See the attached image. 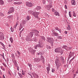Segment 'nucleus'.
<instances>
[{"instance_id": "obj_1", "label": "nucleus", "mask_w": 78, "mask_h": 78, "mask_svg": "<svg viewBox=\"0 0 78 78\" xmlns=\"http://www.w3.org/2000/svg\"><path fill=\"white\" fill-rule=\"evenodd\" d=\"M55 53H59L61 55H62L64 51L62 50L61 48H58L55 49Z\"/></svg>"}, {"instance_id": "obj_2", "label": "nucleus", "mask_w": 78, "mask_h": 78, "mask_svg": "<svg viewBox=\"0 0 78 78\" xmlns=\"http://www.w3.org/2000/svg\"><path fill=\"white\" fill-rule=\"evenodd\" d=\"M47 1L50 4L48 5H46V7L47 8H46L48 10L50 11V8L52 7V5L51 4L52 3V2H51V0H47Z\"/></svg>"}, {"instance_id": "obj_3", "label": "nucleus", "mask_w": 78, "mask_h": 78, "mask_svg": "<svg viewBox=\"0 0 78 78\" xmlns=\"http://www.w3.org/2000/svg\"><path fill=\"white\" fill-rule=\"evenodd\" d=\"M47 39L48 41V42L50 43L51 44H53V42H54L55 40H54V39H53V38H50L49 37H48L47 38Z\"/></svg>"}, {"instance_id": "obj_4", "label": "nucleus", "mask_w": 78, "mask_h": 78, "mask_svg": "<svg viewBox=\"0 0 78 78\" xmlns=\"http://www.w3.org/2000/svg\"><path fill=\"white\" fill-rule=\"evenodd\" d=\"M39 14V12H34L32 13V15L34 16L35 18H37V19H39V17L38 15Z\"/></svg>"}, {"instance_id": "obj_5", "label": "nucleus", "mask_w": 78, "mask_h": 78, "mask_svg": "<svg viewBox=\"0 0 78 78\" xmlns=\"http://www.w3.org/2000/svg\"><path fill=\"white\" fill-rule=\"evenodd\" d=\"M32 31H33V32H34V33H35L34 34L35 36H39V35L38 34L39 33V32L37 30L33 29L32 30Z\"/></svg>"}, {"instance_id": "obj_6", "label": "nucleus", "mask_w": 78, "mask_h": 78, "mask_svg": "<svg viewBox=\"0 0 78 78\" xmlns=\"http://www.w3.org/2000/svg\"><path fill=\"white\" fill-rule=\"evenodd\" d=\"M55 63L56 66H61V64L60 63L59 60L58 59H56L55 61Z\"/></svg>"}, {"instance_id": "obj_7", "label": "nucleus", "mask_w": 78, "mask_h": 78, "mask_svg": "<svg viewBox=\"0 0 78 78\" xmlns=\"http://www.w3.org/2000/svg\"><path fill=\"white\" fill-rule=\"evenodd\" d=\"M28 50L29 51H30L31 53V54H32V55H34V53H35V52L36 51L34 50L33 49L31 48H29Z\"/></svg>"}, {"instance_id": "obj_8", "label": "nucleus", "mask_w": 78, "mask_h": 78, "mask_svg": "<svg viewBox=\"0 0 78 78\" xmlns=\"http://www.w3.org/2000/svg\"><path fill=\"white\" fill-rule=\"evenodd\" d=\"M9 11V12H8V14H9L13 12L14 11V8L13 7L11 8Z\"/></svg>"}, {"instance_id": "obj_9", "label": "nucleus", "mask_w": 78, "mask_h": 78, "mask_svg": "<svg viewBox=\"0 0 78 78\" xmlns=\"http://www.w3.org/2000/svg\"><path fill=\"white\" fill-rule=\"evenodd\" d=\"M26 5L28 7H32L33 6V4L30 2H26Z\"/></svg>"}, {"instance_id": "obj_10", "label": "nucleus", "mask_w": 78, "mask_h": 78, "mask_svg": "<svg viewBox=\"0 0 78 78\" xmlns=\"http://www.w3.org/2000/svg\"><path fill=\"white\" fill-rule=\"evenodd\" d=\"M73 55H74V53L73 52H70L68 58L70 59V58H72V57Z\"/></svg>"}, {"instance_id": "obj_11", "label": "nucleus", "mask_w": 78, "mask_h": 78, "mask_svg": "<svg viewBox=\"0 0 78 78\" xmlns=\"http://www.w3.org/2000/svg\"><path fill=\"white\" fill-rule=\"evenodd\" d=\"M39 44L38 45V47L42 48L43 47V44L42 43H41L40 41L39 42Z\"/></svg>"}, {"instance_id": "obj_12", "label": "nucleus", "mask_w": 78, "mask_h": 78, "mask_svg": "<svg viewBox=\"0 0 78 78\" xmlns=\"http://www.w3.org/2000/svg\"><path fill=\"white\" fill-rule=\"evenodd\" d=\"M5 39V37H4V35L3 34L0 35V40L1 41H3Z\"/></svg>"}, {"instance_id": "obj_13", "label": "nucleus", "mask_w": 78, "mask_h": 78, "mask_svg": "<svg viewBox=\"0 0 78 78\" xmlns=\"http://www.w3.org/2000/svg\"><path fill=\"white\" fill-rule=\"evenodd\" d=\"M32 75H33V76L34 77V78H38L39 76L38 75L34 73H32Z\"/></svg>"}, {"instance_id": "obj_14", "label": "nucleus", "mask_w": 78, "mask_h": 78, "mask_svg": "<svg viewBox=\"0 0 78 78\" xmlns=\"http://www.w3.org/2000/svg\"><path fill=\"white\" fill-rule=\"evenodd\" d=\"M34 62H39L41 61V58H35L34 59Z\"/></svg>"}, {"instance_id": "obj_15", "label": "nucleus", "mask_w": 78, "mask_h": 78, "mask_svg": "<svg viewBox=\"0 0 78 78\" xmlns=\"http://www.w3.org/2000/svg\"><path fill=\"white\" fill-rule=\"evenodd\" d=\"M47 67H46L47 71H50V64H48L47 65Z\"/></svg>"}, {"instance_id": "obj_16", "label": "nucleus", "mask_w": 78, "mask_h": 78, "mask_svg": "<svg viewBox=\"0 0 78 78\" xmlns=\"http://www.w3.org/2000/svg\"><path fill=\"white\" fill-rule=\"evenodd\" d=\"M44 52H43L42 50H41V51H40L39 53H37V55H44Z\"/></svg>"}, {"instance_id": "obj_17", "label": "nucleus", "mask_w": 78, "mask_h": 78, "mask_svg": "<svg viewBox=\"0 0 78 78\" xmlns=\"http://www.w3.org/2000/svg\"><path fill=\"white\" fill-rule=\"evenodd\" d=\"M52 34L54 36H56L57 37L59 36V34L57 33H52Z\"/></svg>"}, {"instance_id": "obj_18", "label": "nucleus", "mask_w": 78, "mask_h": 78, "mask_svg": "<svg viewBox=\"0 0 78 78\" xmlns=\"http://www.w3.org/2000/svg\"><path fill=\"white\" fill-rule=\"evenodd\" d=\"M22 2H15L13 3L14 5H20V4H22Z\"/></svg>"}, {"instance_id": "obj_19", "label": "nucleus", "mask_w": 78, "mask_h": 78, "mask_svg": "<svg viewBox=\"0 0 78 78\" xmlns=\"http://www.w3.org/2000/svg\"><path fill=\"white\" fill-rule=\"evenodd\" d=\"M71 4L73 5H76V2L75 0H72L71 1Z\"/></svg>"}, {"instance_id": "obj_20", "label": "nucleus", "mask_w": 78, "mask_h": 78, "mask_svg": "<svg viewBox=\"0 0 78 78\" xmlns=\"http://www.w3.org/2000/svg\"><path fill=\"white\" fill-rule=\"evenodd\" d=\"M34 33V32H30L29 34L30 37H32L33 36V35H34V34L33 33Z\"/></svg>"}, {"instance_id": "obj_21", "label": "nucleus", "mask_w": 78, "mask_h": 78, "mask_svg": "<svg viewBox=\"0 0 78 78\" xmlns=\"http://www.w3.org/2000/svg\"><path fill=\"white\" fill-rule=\"evenodd\" d=\"M41 61H42V62L44 63V62H45V59H44V57L42 55H41Z\"/></svg>"}, {"instance_id": "obj_22", "label": "nucleus", "mask_w": 78, "mask_h": 78, "mask_svg": "<svg viewBox=\"0 0 78 78\" xmlns=\"http://www.w3.org/2000/svg\"><path fill=\"white\" fill-rule=\"evenodd\" d=\"M7 18L9 19V20H12V19H13V16L12 15H11L8 16Z\"/></svg>"}, {"instance_id": "obj_23", "label": "nucleus", "mask_w": 78, "mask_h": 78, "mask_svg": "<svg viewBox=\"0 0 78 78\" xmlns=\"http://www.w3.org/2000/svg\"><path fill=\"white\" fill-rule=\"evenodd\" d=\"M55 30H57V31H58L60 33H61V29H59V28L58 27H55Z\"/></svg>"}, {"instance_id": "obj_24", "label": "nucleus", "mask_w": 78, "mask_h": 78, "mask_svg": "<svg viewBox=\"0 0 78 78\" xmlns=\"http://www.w3.org/2000/svg\"><path fill=\"white\" fill-rule=\"evenodd\" d=\"M18 25H19V22L17 21L16 23V24L13 26L14 28H16V27H17V26Z\"/></svg>"}, {"instance_id": "obj_25", "label": "nucleus", "mask_w": 78, "mask_h": 78, "mask_svg": "<svg viewBox=\"0 0 78 78\" xmlns=\"http://www.w3.org/2000/svg\"><path fill=\"white\" fill-rule=\"evenodd\" d=\"M9 40L10 41L11 43L12 44L13 42V41H14V40H13V38L12 37H10L9 38Z\"/></svg>"}, {"instance_id": "obj_26", "label": "nucleus", "mask_w": 78, "mask_h": 78, "mask_svg": "<svg viewBox=\"0 0 78 78\" xmlns=\"http://www.w3.org/2000/svg\"><path fill=\"white\" fill-rule=\"evenodd\" d=\"M54 14L55 16H59V12L56 11L54 13Z\"/></svg>"}, {"instance_id": "obj_27", "label": "nucleus", "mask_w": 78, "mask_h": 78, "mask_svg": "<svg viewBox=\"0 0 78 78\" xmlns=\"http://www.w3.org/2000/svg\"><path fill=\"white\" fill-rule=\"evenodd\" d=\"M31 40H32V41H34L35 42H37V39L35 37H34V38L31 39Z\"/></svg>"}, {"instance_id": "obj_28", "label": "nucleus", "mask_w": 78, "mask_h": 78, "mask_svg": "<svg viewBox=\"0 0 78 78\" xmlns=\"http://www.w3.org/2000/svg\"><path fill=\"white\" fill-rule=\"evenodd\" d=\"M67 48H68V47L66 45H64L63 46V48L64 49H65V50H67Z\"/></svg>"}, {"instance_id": "obj_29", "label": "nucleus", "mask_w": 78, "mask_h": 78, "mask_svg": "<svg viewBox=\"0 0 78 78\" xmlns=\"http://www.w3.org/2000/svg\"><path fill=\"white\" fill-rule=\"evenodd\" d=\"M66 28L68 30L70 31V25H68V27H66Z\"/></svg>"}, {"instance_id": "obj_30", "label": "nucleus", "mask_w": 78, "mask_h": 78, "mask_svg": "<svg viewBox=\"0 0 78 78\" xmlns=\"http://www.w3.org/2000/svg\"><path fill=\"white\" fill-rule=\"evenodd\" d=\"M4 2L2 0H0V5H3Z\"/></svg>"}, {"instance_id": "obj_31", "label": "nucleus", "mask_w": 78, "mask_h": 78, "mask_svg": "<svg viewBox=\"0 0 78 78\" xmlns=\"http://www.w3.org/2000/svg\"><path fill=\"white\" fill-rule=\"evenodd\" d=\"M41 9V7L40 6H37L36 7V9L37 10H40Z\"/></svg>"}, {"instance_id": "obj_32", "label": "nucleus", "mask_w": 78, "mask_h": 78, "mask_svg": "<svg viewBox=\"0 0 78 78\" xmlns=\"http://www.w3.org/2000/svg\"><path fill=\"white\" fill-rule=\"evenodd\" d=\"M14 63L15 66H17V63L16 61L15 60V61L14 62Z\"/></svg>"}, {"instance_id": "obj_33", "label": "nucleus", "mask_w": 78, "mask_h": 78, "mask_svg": "<svg viewBox=\"0 0 78 78\" xmlns=\"http://www.w3.org/2000/svg\"><path fill=\"white\" fill-rule=\"evenodd\" d=\"M73 16L74 17H76V13H75V12L74 11H73Z\"/></svg>"}, {"instance_id": "obj_34", "label": "nucleus", "mask_w": 78, "mask_h": 78, "mask_svg": "<svg viewBox=\"0 0 78 78\" xmlns=\"http://www.w3.org/2000/svg\"><path fill=\"white\" fill-rule=\"evenodd\" d=\"M60 59H61L62 62H64V58H63L62 56H61L60 57Z\"/></svg>"}, {"instance_id": "obj_35", "label": "nucleus", "mask_w": 78, "mask_h": 78, "mask_svg": "<svg viewBox=\"0 0 78 78\" xmlns=\"http://www.w3.org/2000/svg\"><path fill=\"white\" fill-rule=\"evenodd\" d=\"M23 28V27H22V26H21L20 25V27L19 28V31H20L21 30H22V28Z\"/></svg>"}, {"instance_id": "obj_36", "label": "nucleus", "mask_w": 78, "mask_h": 78, "mask_svg": "<svg viewBox=\"0 0 78 78\" xmlns=\"http://www.w3.org/2000/svg\"><path fill=\"white\" fill-rule=\"evenodd\" d=\"M41 37L42 39H43L44 41H45V38L44 36H41Z\"/></svg>"}, {"instance_id": "obj_37", "label": "nucleus", "mask_w": 78, "mask_h": 78, "mask_svg": "<svg viewBox=\"0 0 78 78\" xmlns=\"http://www.w3.org/2000/svg\"><path fill=\"white\" fill-rule=\"evenodd\" d=\"M22 72L23 75H25V73L24 72V71L23 70H22Z\"/></svg>"}, {"instance_id": "obj_38", "label": "nucleus", "mask_w": 78, "mask_h": 78, "mask_svg": "<svg viewBox=\"0 0 78 78\" xmlns=\"http://www.w3.org/2000/svg\"><path fill=\"white\" fill-rule=\"evenodd\" d=\"M74 58H75V57H73V58L69 62V63H70H70H71V62H72V60H73V59H74Z\"/></svg>"}, {"instance_id": "obj_39", "label": "nucleus", "mask_w": 78, "mask_h": 78, "mask_svg": "<svg viewBox=\"0 0 78 78\" xmlns=\"http://www.w3.org/2000/svg\"><path fill=\"white\" fill-rule=\"evenodd\" d=\"M0 16H4V14L1 12H0Z\"/></svg>"}, {"instance_id": "obj_40", "label": "nucleus", "mask_w": 78, "mask_h": 78, "mask_svg": "<svg viewBox=\"0 0 78 78\" xmlns=\"http://www.w3.org/2000/svg\"><path fill=\"white\" fill-rule=\"evenodd\" d=\"M57 39H62V37L61 36H58L57 37Z\"/></svg>"}, {"instance_id": "obj_41", "label": "nucleus", "mask_w": 78, "mask_h": 78, "mask_svg": "<svg viewBox=\"0 0 78 78\" xmlns=\"http://www.w3.org/2000/svg\"><path fill=\"white\" fill-rule=\"evenodd\" d=\"M0 43L1 44V45H2V46H3V47H5V46L4 45V44H3V43L0 42Z\"/></svg>"}, {"instance_id": "obj_42", "label": "nucleus", "mask_w": 78, "mask_h": 78, "mask_svg": "<svg viewBox=\"0 0 78 78\" xmlns=\"http://www.w3.org/2000/svg\"><path fill=\"white\" fill-rule=\"evenodd\" d=\"M28 13L30 14H33V13H32V12H32V11L31 10H28Z\"/></svg>"}, {"instance_id": "obj_43", "label": "nucleus", "mask_w": 78, "mask_h": 78, "mask_svg": "<svg viewBox=\"0 0 78 78\" xmlns=\"http://www.w3.org/2000/svg\"><path fill=\"white\" fill-rule=\"evenodd\" d=\"M28 65L30 68L32 67V65L31 64L28 63Z\"/></svg>"}, {"instance_id": "obj_44", "label": "nucleus", "mask_w": 78, "mask_h": 78, "mask_svg": "<svg viewBox=\"0 0 78 78\" xmlns=\"http://www.w3.org/2000/svg\"><path fill=\"white\" fill-rule=\"evenodd\" d=\"M10 30L12 32H13V31H14V28H12V27H11Z\"/></svg>"}, {"instance_id": "obj_45", "label": "nucleus", "mask_w": 78, "mask_h": 78, "mask_svg": "<svg viewBox=\"0 0 78 78\" xmlns=\"http://www.w3.org/2000/svg\"><path fill=\"white\" fill-rule=\"evenodd\" d=\"M22 23L23 24H25V23H26V21L25 20H23Z\"/></svg>"}, {"instance_id": "obj_46", "label": "nucleus", "mask_w": 78, "mask_h": 78, "mask_svg": "<svg viewBox=\"0 0 78 78\" xmlns=\"http://www.w3.org/2000/svg\"><path fill=\"white\" fill-rule=\"evenodd\" d=\"M70 12H69V16L70 17H72V14H71V13H70Z\"/></svg>"}, {"instance_id": "obj_47", "label": "nucleus", "mask_w": 78, "mask_h": 78, "mask_svg": "<svg viewBox=\"0 0 78 78\" xmlns=\"http://www.w3.org/2000/svg\"><path fill=\"white\" fill-rule=\"evenodd\" d=\"M26 40L27 41H30V39L29 38H28L27 37V38L26 39Z\"/></svg>"}, {"instance_id": "obj_48", "label": "nucleus", "mask_w": 78, "mask_h": 78, "mask_svg": "<svg viewBox=\"0 0 78 78\" xmlns=\"http://www.w3.org/2000/svg\"><path fill=\"white\" fill-rule=\"evenodd\" d=\"M18 74L20 78H22V74L19 73Z\"/></svg>"}, {"instance_id": "obj_49", "label": "nucleus", "mask_w": 78, "mask_h": 78, "mask_svg": "<svg viewBox=\"0 0 78 78\" xmlns=\"http://www.w3.org/2000/svg\"><path fill=\"white\" fill-rule=\"evenodd\" d=\"M47 49H50L51 48V47H50V46H47Z\"/></svg>"}, {"instance_id": "obj_50", "label": "nucleus", "mask_w": 78, "mask_h": 78, "mask_svg": "<svg viewBox=\"0 0 78 78\" xmlns=\"http://www.w3.org/2000/svg\"><path fill=\"white\" fill-rule=\"evenodd\" d=\"M51 71L53 73H54V72H55V69H52Z\"/></svg>"}, {"instance_id": "obj_51", "label": "nucleus", "mask_w": 78, "mask_h": 78, "mask_svg": "<svg viewBox=\"0 0 78 78\" xmlns=\"http://www.w3.org/2000/svg\"><path fill=\"white\" fill-rule=\"evenodd\" d=\"M28 75H30V76H31V77L32 78H33V74H32V73L31 74H30L29 73H28Z\"/></svg>"}, {"instance_id": "obj_52", "label": "nucleus", "mask_w": 78, "mask_h": 78, "mask_svg": "<svg viewBox=\"0 0 78 78\" xmlns=\"http://www.w3.org/2000/svg\"><path fill=\"white\" fill-rule=\"evenodd\" d=\"M37 47H38V45H36L34 47V48L35 49H37Z\"/></svg>"}, {"instance_id": "obj_53", "label": "nucleus", "mask_w": 78, "mask_h": 78, "mask_svg": "<svg viewBox=\"0 0 78 78\" xmlns=\"http://www.w3.org/2000/svg\"><path fill=\"white\" fill-rule=\"evenodd\" d=\"M12 1H14V0H8V2H11Z\"/></svg>"}, {"instance_id": "obj_54", "label": "nucleus", "mask_w": 78, "mask_h": 78, "mask_svg": "<svg viewBox=\"0 0 78 78\" xmlns=\"http://www.w3.org/2000/svg\"><path fill=\"white\" fill-rule=\"evenodd\" d=\"M56 66L57 69L58 70H59V66H59V65H58V66H57V65H56Z\"/></svg>"}, {"instance_id": "obj_55", "label": "nucleus", "mask_w": 78, "mask_h": 78, "mask_svg": "<svg viewBox=\"0 0 78 78\" xmlns=\"http://www.w3.org/2000/svg\"><path fill=\"white\" fill-rule=\"evenodd\" d=\"M42 2L43 4H45V0H43L42 1Z\"/></svg>"}, {"instance_id": "obj_56", "label": "nucleus", "mask_w": 78, "mask_h": 78, "mask_svg": "<svg viewBox=\"0 0 78 78\" xmlns=\"http://www.w3.org/2000/svg\"><path fill=\"white\" fill-rule=\"evenodd\" d=\"M14 76H16V75H17V74H16V72H14Z\"/></svg>"}, {"instance_id": "obj_57", "label": "nucleus", "mask_w": 78, "mask_h": 78, "mask_svg": "<svg viewBox=\"0 0 78 78\" xmlns=\"http://www.w3.org/2000/svg\"><path fill=\"white\" fill-rule=\"evenodd\" d=\"M27 20H30V16H27Z\"/></svg>"}, {"instance_id": "obj_58", "label": "nucleus", "mask_w": 78, "mask_h": 78, "mask_svg": "<svg viewBox=\"0 0 78 78\" xmlns=\"http://www.w3.org/2000/svg\"><path fill=\"white\" fill-rule=\"evenodd\" d=\"M52 12H55V11H55V9H52Z\"/></svg>"}, {"instance_id": "obj_59", "label": "nucleus", "mask_w": 78, "mask_h": 78, "mask_svg": "<svg viewBox=\"0 0 78 78\" xmlns=\"http://www.w3.org/2000/svg\"><path fill=\"white\" fill-rule=\"evenodd\" d=\"M17 53H18V55H20V52H19V51H17Z\"/></svg>"}, {"instance_id": "obj_60", "label": "nucleus", "mask_w": 78, "mask_h": 78, "mask_svg": "<svg viewBox=\"0 0 78 78\" xmlns=\"http://www.w3.org/2000/svg\"><path fill=\"white\" fill-rule=\"evenodd\" d=\"M65 34H67V31H65L64 32Z\"/></svg>"}, {"instance_id": "obj_61", "label": "nucleus", "mask_w": 78, "mask_h": 78, "mask_svg": "<svg viewBox=\"0 0 78 78\" xmlns=\"http://www.w3.org/2000/svg\"><path fill=\"white\" fill-rule=\"evenodd\" d=\"M64 3L65 4H67V1H65Z\"/></svg>"}, {"instance_id": "obj_62", "label": "nucleus", "mask_w": 78, "mask_h": 78, "mask_svg": "<svg viewBox=\"0 0 78 78\" xmlns=\"http://www.w3.org/2000/svg\"><path fill=\"white\" fill-rule=\"evenodd\" d=\"M65 8H66V9H67V5H65Z\"/></svg>"}, {"instance_id": "obj_63", "label": "nucleus", "mask_w": 78, "mask_h": 78, "mask_svg": "<svg viewBox=\"0 0 78 78\" xmlns=\"http://www.w3.org/2000/svg\"><path fill=\"white\" fill-rule=\"evenodd\" d=\"M17 70L18 71H19V66H17Z\"/></svg>"}, {"instance_id": "obj_64", "label": "nucleus", "mask_w": 78, "mask_h": 78, "mask_svg": "<svg viewBox=\"0 0 78 78\" xmlns=\"http://www.w3.org/2000/svg\"><path fill=\"white\" fill-rule=\"evenodd\" d=\"M3 65L4 66H5V67H6V65L5 64H4V63H3Z\"/></svg>"}]
</instances>
